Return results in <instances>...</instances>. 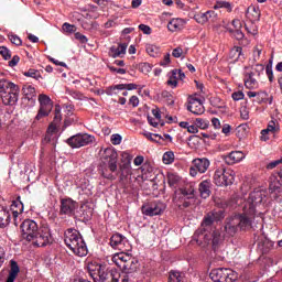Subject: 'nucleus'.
Masks as SVG:
<instances>
[{"mask_svg":"<svg viewBox=\"0 0 282 282\" xmlns=\"http://www.w3.org/2000/svg\"><path fill=\"white\" fill-rule=\"evenodd\" d=\"M9 41L17 46L23 44V41H21V37H19L17 34H9Z\"/></svg>","mask_w":282,"mask_h":282,"instance_id":"53","label":"nucleus"},{"mask_svg":"<svg viewBox=\"0 0 282 282\" xmlns=\"http://www.w3.org/2000/svg\"><path fill=\"white\" fill-rule=\"evenodd\" d=\"M24 76L29 78H34L35 80H41V73L36 69H29L24 73Z\"/></svg>","mask_w":282,"mask_h":282,"instance_id":"47","label":"nucleus"},{"mask_svg":"<svg viewBox=\"0 0 282 282\" xmlns=\"http://www.w3.org/2000/svg\"><path fill=\"white\" fill-rule=\"evenodd\" d=\"M230 131H232V127L228 123H225L221 128V133H224L225 135H229Z\"/></svg>","mask_w":282,"mask_h":282,"instance_id":"62","label":"nucleus"},{"mask_svg":"<svg viewBox=\"0 0 282 282\" xmlns=\"http://www.w3.org/2000/svg\"><path fill=\"white\" fill-rule=\"evenodd\" d=\"M76 208H78V203L72 198H64L61 200V214L68 215L72 217L74 213H76Z\"/></svg>","mask_w":282,"mask_h":282,"instance_id":"19","label":"nucleus"},{"mask_svg":"<svg viewBox=\"0 0 282 282\" xmlns=\"http://www.w3.org/2000/svg\"><path fill=\"white\" fill-rule=\"evenodd\" d=\"M225 230H226V232H228V235H235V232H237V230H239V227L237 226V223H235L234 217L231 218V220L229 223H227V225L225 226Z\"/></svg>","mask_w":282,"mask_h":282,"instance_id":"38","label":"nucleus"},{"mask_svg":"<svg viewBox=\"0 0 282 282\" xmlns=\"http://www.w3.org/2000/svg\"><path fill=\"white\" fill-rule=\"evenodd\" d=\"M20 228L22 230L23 239L30 242L31 239H34V236L39 232L41 227H39V224H36V221L32 219H25L21 224Z\"/></svg>","mask_w":282,"mask_h":282,"instance_id":"10","label":"nucleus"},{"mask_svg":"<svg viewBox=\"0 0 282 282\" xmlns=\"http://www.w3.org/2000/svg\"><path fill=\"white\" fill-rule=\"evenodd\" d=\"M186 25V20L182 18H173L169 23H167V30L170 32H180L181 30L184 29Z\"/></svg>","mask_w":282,"mask_h":282,"instance_id":"27","label":"nucleus"},{"mask_svg":"<svg viewBox=\"0 0 282 282\" xmlns=\"http://www.w3.org/2000/svg\"><path fill=\"white\" fill-rule=\"evenodd\" d=\"M195 124L197 129H208V127L210 126V122L206 119L197 118L195 120Z\"/></svg>","mask_w":282,"mask_h":282,"instance_id":"45","label":"nucleus"},{"mask_svg":"<svg viewBox=\"0 0 282 282\" xmlns=\"http://www.w3.org/2000/svg\"><path fill=\"white\" fill-rule=\"evenodd\" d=\"M223 160L225 164H228V166H232L234 164H239V162L246 160V154L241 151H232L229 154L225 155Z\"/></svg>","mask_w":282,"mask_h":282,"instance_id":"21","label":"nucleus"},{"mask_svg":"<svg viewBox=\"0 0 282 282\" xmlns=\"http://www.w3.org/2000/svg\"><path fill=\"white\" fill-rule=\"evenodd\" d=\"M107 267L98 262H88L86 270L94 282H107Z\"/></svg>","mask_w":282,"mask_h":282,"instance_id":"7","label":"nucleus"},{"mask_svg":"<svg viewBox=\"0 0 282 282\" xmlns=\"http://www.w3.org/2000/svg\"><path fill=\"white\" fill-rule=\"evenodd\" d=\"M265 73H267V76H268L270 83H274V73L272 70V66H267Z\"/></svg>","mask_w":282,"mask_h":282,"instance_id":"58","label":"nucleus"},{"mask_svg":"<svg viewBox=\"0 0 282 282\" xmlns=\"http://www.w3.org/2000/svg\"><path fill=\"white\" fill-rule=\"evenodd\" d=\"M180 182V176L177 174L170 173L167 174V184L170 186H175Z\"/></svg>","mask_w":282,"mask_h":282,"instance_id":"49","label":"nucleus"},{"mask_svg":"<svg viewBox=\"0 0 282 282\" xmlns=\"http://www.w3.org/2000/svg\"><path fill=\"white\" fill-rule=\"evenodd\" d=\"M142 135H144V138H147L148 140H150V142H156V144H160L161 141L160 140H164V138H162L160 134L158 133H152L149 131H143Z\"/></svg>","mask_w":282,"mask_h":282,"instance_id":"36","label":"nucleus"},{"mask_svg":"<svg viewBox=\"0 0 282 282\" xmlns=\"http://www.w3.org/2000/svg\"><path fill=\"white\" fill-rule=\"evenodd\" d=\"M172 76L173 78H176V80H184V78H186V75L184 72H182V69H173Z\"/></svg>","mask_w":282,"mask_h":282,"instance_id":"51","label":"nucleus"},{"mask_svg":"<svg viewBox=\"0 0 282 282\" xmlns=\"http://www.w3.org/2000/svg\"><path fill=\"white\" fill-rule=\"evenodd\" d=\"M276 166H279L280 169V171L278 172V177H280V181L276 180V177H272L269 185V191L273 199H279V197H282V159L270 162L267 165V169L269 171H272V169H276Z\"/></svg>","mask_w":282,"mask_h":282,"instance_id":"3","label":"nucleus"},{"mask_svg":"<svg viewBox=\"0 0 282 282\" xmlns=\"http://www.w3.org/2000/svg\"><path fill=\"white\" fill-rule=\"evenodd\" d=\"M20 272H21V269L19 268V263H17V261H14V260H11V268H10V271H9L6 282L17 281V278L19 276Z\"/></svg>","mask_w":282,"mask_h":282,"instance_id":"30","label":"nucleus"},{"mask_svg":"<svg viewBox=\"0 0 282 282\" xmlns=\"http://www.w3.org/2000/svg\"><path fill=\"white\" fill-rule=\"evenodd\" d=\"M121 279H127V282L131 281L133 279V275L135 272H138V260L135 258L130 257V260L123 264V268L121 269Z\"/></svg>","mask_w":282,"mask_h":282,"instance_id":"15","label":"nucleus"},{"mask_svg":"<svg viewBox=\"0 0 282 282\" xmlns=\"http://www.w3.org/2000/svg\"><path fill=\"white\" fill-rule=\"evenodd\" d=\"M210 241L214 250H217L219 248V243H221V236H219L217 232H214Z\"/></svg>","mask_w":282,"mask_h":282,"instance_id":"44","label":"nucleus"},{"mask_svg":"<svg viewBox=\"0 0 282 282\" xmlns=\"http://www.w3.org/2000/svg\"><path fill=\"white\" fill-rule=\"evenodd\" d=\"M164 210H166V205H164L162 202H155L142 207V213L143 215H147V217H155L158 215H162Z\"/></svg>","mask_w":282,"mask_h":282,"instance_id":"16","label":"nucleus"},{"mask_svg":"<svg viewBox=\"0 0 282 282\" xmlns=\"http://www.w3.org/2000/svg\"><path fill=\"white\" fill-rule=\"evenodd\" d=\"M210 167V161L206 158L194 159L192 161V166L189 167V175L192 177H197V173H206Z\"/></svg>","mask_w":282,"mask_h":282,"instance_id":"12","label":"nucleus"},{"mask_svg":"<svg viewBox=\"0 0 282 282\" xmlns=\"http://www.w3.org/2000/svg\"><path fill=\"white\" fill-rule=\"evenodd\" d=\"M139 30H141V32H143V34H151V26H149L147 24H140Z\"/></svg>","mask_w":282,"mask_h":282,"instance_id":"64","label":"nucleus"},{"mask_svg":"<svg viewBox=\"0 0 282 282\" xmlns=\"http://www.w3.org/2000/svg\"><path fill=\"white\" fill-rule=\"evenodd\" d=\"M175 162V153L167 151L163 154V164H173Z\"/></svg>","mask_w":282,"mask_h":282,"instance_id":"41","label":"nucleus"},{"mask_svg":"<svg viewBox=\"0 0 282 282\" xmlns=\"http://www.w3.org/2000/svg\"><path fill=\"white\" fill-rule=\"evenodd\" d=\"M217 14L215 11H207L205 13H199L195 15V21L204 25V23H208V21H216Z\"/></svg>","mask_w":282,"mask_h":282,"instance_id":"29","label":"nucleus"},{"mask_svg":"<svg viewBox=\"0 0 282 282\" xmlns=\"http://www.w3.org/2000/svg\"><path fill=\"white\" fill-rule=\"evenodd\" d=\"M214 223H215V214H207L203 219L202 228L206 230V228H208V226H213Z\"/></svg>","mask_w":282,"mask_h":282,"instance_id":"39","label":"nucleus"},{"mask_svg":"<svg viewBox=\"0 0 282 282\" xmlns=\"http://www.w3.org/2000/svg\"><path fill=\"white\" fill-rule=\"evenodd\" d=\"M212 239L213 235L206 231V229H198L193 235V241H195L198 246H203V248H206V246L210 243Z\"/></svg>","mask_w":282,"mask_h":282,"instance_id":"18","label":"nucleus"},{"mask_svg":"<svg viewBox=\"0 0 282 282\" xmlns=\"http://www.w3.org/2000/svg\"><path fill=\"white\" fill-rule=\"evenodd\" d=\"M109 243L111 248H113V250H120L121 252H127V250L131 248V245L129 243L127 237L120 234L112 235Z\"/></svg>","mask_w":282,"mask_h":282,"instance_id":"13","label":"nucleus"},{"mask_svg":"<svg viewBox=\"0 0 282 282\" xmlns=\"http://www.w3.org/2000/svg\"><path fill=\"white\" fill-rule=\"evenodd\" d=\"M145 50H147L149 56H152L153 58H155V56H158V54H160V47H158L153 44L147 45Z\"/></svg>","mask_w":282,"mask_h":282,"instance_id":"42","label":"nucleus"},{"mask_svg":"<svg viewBox=\"0 0 282 282\" xmlns=\"http://www.w3.org/2000/svg\"><path fill=\"white\" fill-rule=\"evenodd\" d=\"M234 224H236L240 230H248V228L252 226V220L246 215H237L234 217Z\"/></svg>","mask_w":282,"mask_h":282,"instance_id":"25","label":"nucleus"},{"mask_svg":"<svg viewBox=\"0 0 282 282\" xmlns=\"http://www.w3.org/2000/svg\"><path fill=\"white\" fill-rule=\"evenodd\" d=\"M246 14L251 21H259L261 19V10L256 6L248 7Z\"/></svg>","mask_w":282,"mask_h":282,"instance_id":"33","label":"nucleus"},{"mask_svg":"<svg viewBox=\"0 0 282 282\" xmlns=\"http://www.w3.org/2000/svg\"><path fill=\"white\" fill-rule=\"evenodd\" d=\"M0 54L4 61H10L12 58V52L7 46H0Z\"/></svg>","mask_w":282,"mask_h":282,"instance_id":"46","label":"nucleus"},{"mask_svg":"<svg viewBox=\"0 0 282 282\" xmlns=\"http://www.w3.org/2000/svg\"><path fill=\"white\" fill-rule=\"evenodd\" d=\"M52 241H54V238L52 237V230L48 226L40 227V230L35 232L33 239L29 240L35 248H45V246H50Z\"/></svg>","mask_w":282,"mask_h":282,"instance_id":"5","label":"nucleus"},{"mask_svg":"<svg viewBox=\"0 0 282 282\" xmlns=\"http://www.w3.org/2000/svg\"><path fill=\"white\" fill-rule=\"evenodd\" d=\"M12 213L7 207L0 206V228H6L10 225Z\"/></svg>","mask_w":282,"mask_h":282,"instance_id":"28","label":"nucleus"},{"mask_svg":"<svg viewBox=\"0 0 282 282\" xmlns=\"http://www.w3.org/2000/svg\"><path fill=\"white\" fill-rule=\"evenodd\" d=\"M228 32H230V34H232L234 37L237 39V41H243V37L246 36L243 34V31H241V29H237V30H232V29H228L226 28Z\"/></svg>","mask_w":282,"mask_h":282,"instance_id":"43","label":"nucleus"},{"mask_svg":"<svg viewBox=\"0 0 282 282\" xmlns=\"http://www.w3.org/2000/svg\"><path fill=\"white\" fill-rule=\"evenodd\" d=\"M169 281L170 282H182V273H180L178 271H171Z\"/></svg>","mask_w":282,"mask_h":282,"instance_id":"48","label":"nucleus"},{"mask_svg":"<svg viewBox=\"0 0 282 282\" xmlns=\"http://www.w3.org/2000/svg\"><path fill=\"white\" fill-rule=\"evenodd\" d=\"M19 61L21 57L19 55H14L11 61H9V67H17L19 65Z\"/></svg>","mask_w":282,"mask_h":282,"instance_id":"59","label":"nucleus"},{"mask_svg":"<svg viewBox=\"0 0 282 282\" xmlns=\"http://www.w3.org/2000/svg\"><path fill=\"white\" fill-rule=\"evenodd\" d=\"M68 94L72 98H75V100H85V95L78 90H69Z\"/></svg>","mask_w":282,"mask_h":282,"instance_id":"55","label":"nucleus"},{"mask_svg":"<svg viewBox=\"0 0 282 282\" xmlns=\"http://www.w3.org/2000/svg\"><path fill=\"white\" fill-rule=\"evenodd\" d=\"M40 109L35 117V120H41L42 118H47L50 113H52V109H54V104H52V98L45 94H41L39 96Z\"/></svg>","mask_w":282,"mask_h":282,"instance_id":"9","label":"nucleus"},{"mask_svg":"<svg viewBox=\"0 0 282 282\" xmlns=\"http://www.w3.org/2000/svg\"><path fill=\"white\" fill-rule=\"evenodd\" d=\"M245 87H247V89H257V87H259V82L256 80L253 72L246 73Z\"/></svg>","mask_w":282,"mask_h":282,"instance_id":"32","label":"nucleus"},{"mask_svg":"<svg viewBox=\"0 0 282 282\" xmlns=\"http://www.w3.org/2000/svg\"><path fill=\"white\" fill-rule=\"evenodd\" d=\"M64 242L68 247V250L76 257H87L89 251L80 231L74 228L66 229L64 234Z\"/></svg>","mask_w":282,"mask_h":282,"instance_id":"1","label":"nucleus"},{"mask_svg":"<svg viewBox=\"0 0 282 282\" xmlns=\"http://www.w3.org/2000/svg\"><path fill=\"white\" fill-rule=\"evenodd\" d=\"M110 142L115 147H118V144H121V142H122V135H120L119 133L112 134L110 138Z\"/></svg>","mask_w":282,"mask_h":282,"instance_id":"54","label":"nucleus"},{"mask_svg":"<svg viewBox=\"0 0 282 282\" xmlns=\"http://www.w3.org/2000/svg\"><path fill=\"white\" fill-rule=\"evenodd\" d=\"M235 170L221 165L214 172V184L216 186H232L235 184Z\"/></svg>","mask_w":282,"mask_h":282,"instance_id":"4","label":"nucleus"},{"mask_svg":"<svg viewBox=\"0 0 282 282\" xmlns=\"http://www.w3.org/2000/svg\"><path fill=\"white\" fill-rule=\"evenodd\" d=\"M94 140H96V138L91 134L77 133L68 138L66 142L68 145H70L72 149H80L83 147L93 144Z\"/></svg>","mask_w":282,"mask_h":282,"instance_id":"8","label":"nucleus"},{"mask_svg":"<svg viewBox=\"0 0 282 282\" xmlns=\"http://www.w3.org/2000/svg\"><path fill=\"white\" fill-rule=\"evenodd\" d=\"M219 8H230V3L226 1L217 2L214 10H219Z\"/></svg>","mask_w":282,"mask_h":282,"instance_id":"63","label":"nucleus"},{"mask_svg":"<svg viewBox=\"0 0 282 282\" xmlns=\"http://www.w3.org/2000/svg\"><path fill=\"white\" fill-rule=\"evenodd\" d=\"M231 98L235 101H239V100H243V98H246V95L243 94V91L239 90V91L232 93Z\"/></svg>","mask_w":282,"mask_h":282,"instance_id":"56","label":"nucleus"},{"mask_svg":"<svg viewBox=\"0 0 282 282\" xmlns=\"http://www.w3.org/2000/svg\"><path fill=\"white\" fill-rule=\"evenodd\" d=\"M187 111H191V113H194V116H202V113L206 111V108H204V101L195 97V95L189 96Z\"/></svg>","mask_w":282,"mask_h":282,"instance_id":"17","label":"nucleus"},{"mask_svg":"<svg viewBox=\"0 0 282 282\" xmlns=\"http://www.w3.org/2000/svg\"><path fill=\"white\" fill-rule=\"evenodd\" d=\"M241 52H243V48L234 46L229 52V58H231V61H239V58H241Z\"/></svg>","mask_w":282,"mask_h":282,"instance_id":"37","label":"nucleus"},{"mask_svg":"<svg viewBox=\"0 0 282 282\" xmlns=\"http://www.w3.org/2000/svg\"><path fill=\"white\" fill-rule=\"evenodd\" d=\"M182 54H184V50H182V47H176L172 51V56L174 58H182Z\"/></svg>","mask_w":282,"mask_h":282,"instance_id":"57","label":"nucleus"},{"mask_svg":"<svg viewBox=\"0 0 282 282\" xmlns=\"http://www.w3.org/2000/svg\"><path fill=\"white\" fill-rule=\"evenodd\" d=\"M263 197H265V192L263 191L251 192L248 198V204H250V210H254V207L263 202Z\"/></svg>","mask_w":282,"mask_h":282,"instance_id":"24","label":"nucleus"},{"mask_svg":"<svg viewBox=\"0 0 282 282\" xmlns=\"http://www.w3.org/2000/svg\"><path fill=\"white\" fill-rule=\"evenodd\" d=\"M19 94H21L19 85L8 79H0V98L3 105H17L19 102Z\"/></svg>","mask_w":282,"mask_h":282,"instance_id":"2","label":"nucleus"},{"mask_svg":"<svg viewBox=\"0 0 282 282\" xmlns=\"http://www.w3.org/2000/svg\"><path fill=\"white\" fill-rule=\"evenodd\" d=\"M181 193L183 197H186V199H193V197H195V188H193L192 186L182 188Z\"/></svg>","mask_w":282,"mask_h":282,"instance_id":"40","label":"nucleus"},{"mask_svg":"<svg viewBox=\"0 0 282 282\" xmlns=\"http://www.w3.org/2000/svg\"><path fill=\"white\" fill-rule=\"evenodd\" d=\"M209 276L214 282H235L238 274L235 270L228 268H218L210 271Z\"/></svg>","mask_w":282,"mask_h":282,"instance_id":"6","label":"nucleus"},{"mask_svg":"<svg viewBox=\"0 0 282 282\" xmlns=\"http://www.w3.org/2000/svg\"><path fill=\"white\" fill-rule=\"evenodd\" d=\"M75 39L84 44L88 41L87 36L83 35L80 32L75 33Z\"/></svg>","mask_w":282,"mask_h":282,"instance_id":"61","label":"nucleus"},{"mask_svg":"<svg viewBox=\"0 0 282 282\" xmlns=\"http://www.w3.org/2000/svg\"><path fill=\"white\" fill-rule=\"evenodd\" d=\"M22 94L25 100H34V98H36V88L26 84L22 87Z\"/></svg>","mask_w":282,"mask_h":282,"instance_id":"34","label":"nucleus"},{"mask_svg":"<svg viewBox=\"0 0 282 282\" xmlns=\"http://www.w3.org/2000/svg\"><path fill=\"white\" fill-rule=\"evenodd\" d=\"M261 48L256 47L253 51V61L257 63L261 59Z\"/></svg>","mask_w":282,"mask_h":282,"instance_id":"60","label":"nucleus"},{"mask_svg":"<svg viewBox=\"0 0 282 282\" xmlns=\"http://www.w3.org/2000/svg\"><path fill=\"white\" fill-rule=\"evenodd\" d=\"M106 282H127V276L122 278V274L118 269L113 267H107Z\"/></svg>","mask_w":282,"mask_h":282,"instance_id":"23","label":"nucleus"},{"mask_svg":"<svg viewBox=\"0 0 282 282\" xmlns=\"http://www.w3.org/2000/svg\"><path fill=\"white\" fill-rule=\"evenodd\" d=\"M104 160L111 173H116L118 171V152H116V150L110 148L106 149L104 152Z\"/></svg>","mask_w":282,"mask_h":282,"instance_id":"14","label":"nucleus"},{"mask_svg":"<svg viewBox=\"0 0 282 282\" xmlns=\"http://www.w3.org/2000/svg\"><path fill=\"white\" fill-rule=\"evenodd\" d=\"M127 89L128 91H132L133 89H138V85L135 84H118L115 86H110L106 88V95L107 96H116L118 91H124Z\"/></svg>","mask_w":282,"mask_h":282,"instance_id":"22","label":"nucleus"},{"mask_svg":"<svg viewBox=\"0 0 282 282\" xmlns=\"http://www.w3.org/2000/svg\"><path fill=\"white\" fill-rule=\"evenodd\" d=\"M122 158L124 159V163L120 165V176L119 181L121 184H127L129 182V177H131L132 171H131V160H133V156L131 154L123 152Z\"/></svg>","mask_w":282,"mask_h":282,"instance_id":"11","label":"nucleus"},{"mask_svg":"<svg viewBox=\"0 0 282 282\" xmlns=\"http://www.w3.org/2000/svg\"><path fill=\"white\" fill-rule=\"evenodd\" d=\"M129 253L121 251L119 253H115L111 258L112 263L117 264L118 268H123L127 262L130 260Z\"/></svg>","mask_w":282,"mask_h":282,"instance_id":"26","label":"nucleus"},{"mask_svg":"<svg viewBox=\"0 0 282 282\" xmlns=\"http://www.w3.org/2000/svg\"><path fill=\"white\" fill-rule=\"evenodd\" d=\"M9 210L13 215L14 226H19V219H21V215L23 214V203L20 197L12 202L11 209Z\"/></svg>","mask_w":282,"mask_h":282,"instance_id":"20","label":"nucleus"},{"mask_svg":"<svg viewBox=\"0 0 282 282\" xmlns=\"http://www.w3.org/2000/svg\"><path fill=\"white\" fill-rule=\"evenodd\" d=\"M199 193L203 199H208V197H210V182L203 181L199 184Z\"/></svg>","mask_w":282,"mask_h":282,"instance_id":"35","label":"nucleus"},{"mask_svg":"<svg viewBox=\"0 0 282 282\" xmlns=\"http://www.w3.org/2000/svg\"><path fill=\"white\" fill-rule=\"evenodd\" d=\"M61 120H63V116L61 115V106L55 107V117L53 123L56 126L61 124Z\"/></svg>","mask_w":282,"mask_h":282,"instance_id":"50","label":"nucleus"},{"mask_svg":"<svg viewBox=\"0 0 282 282\" xmlns=\"http://www.w3.org/2000/svg\"><path fill=\"white\" fill-rule=\"evenodd\" d=\"M124 54H127V44L126 43H121L118 46L110 47L109 55L112 58H118V56H124Z\"/></svg>","mask_w":282,"mask_h":282,"instance_id":"31","label":"nucleus"},{"mask_svg":"<svg viewBox=\"0 0 282 282\" xmlns=\"http://www.w3.org/2000/svg\"><path fill=\"white\" fill-rule=\"evenodd\" d=\"M62 30L68 34H74L76 32V25L66 22L63 24Z\"/></svg>","mask_w":282,"mask_h":282,"instance_id":"52","label":"nucleus"}]
</instances>
